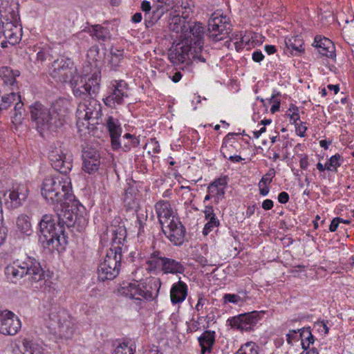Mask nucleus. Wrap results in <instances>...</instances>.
<instances>
[{
  "label": "nucleus",
  "mask_w": 354,
  "mask_h": 354,
  "mask_svg": "<svg viewBox=\"0 0 354 354\" xmlns=\"http://www.w3.org/2000/svg\"><path fill=\"white\" fill-rule=\"evenodd\" d=\"M126 229L123 225H111L107 226L100 236V241L104 245H111L106 257L100 263L97 269L98 280L113 279L119 273L121 262L122 248L126 238Z\"/></svg>",
  "instance_id": "nucleus-1"
},
{
  "label": "nucleus",
  "mask_w": 354,
  "mask_h": 354,
  "mask_svg": "<svg viewBox=\"0 0 354 354\" xmlns=\"http://www.w3.org/2000/svg\"><path fill=\"white\" fill-rule=\"evenodd\" d=\"M41 194L47 203L54 206L72 201L74 195L71 178L66 174L47 176L43 180Z\"/></svg>",
  "instance_id": "nucleus-2"
},
{
  "label": "nucleus",
  "mask_w": 354,
  "mask_h": 354,
  "mask_svg": "<svg viewBox=\"0 0 354 354\" xmlns=\"http://www.w3.org/2000/svg\"><path fill=\"white\" fill-rule=\"evenodd\" d=\"M142 269L138 268L134 272L133 281L128 283H123L119 291L121 295L126 296L136 301H140L142 299L153 300L156 298L160 288L159 279H142V276H137L139 273L142 274Z\"/></svg>",
  "instance_id": "nucleus-3"
},
{
  "label": "nucleus",
  "mask_w": 354,
  "mask_h": 354,
  "mask_svg": "<svg viewBox=\"0 0 354 354\" xmlns=\"http://www.w3.org/2000/svg\"><path fill=\"white\" fill-rule=\"evenodd\" d=\"M30 118L36 129L41 136L48 132L56 131L61 128L65 121L62 110L55 106L48 108L39 102L30 106Z\"/></svg>",
  "instance_id": "nucleus-4"
},
{
  "label": "nucleus",
  "mask_w": 354,
  "mask_h": 354,
  "mask_svg": "<svg viewBox=\"0 0 354 354\" xmlns=\"http://www.w3.org/2000/svg\"><path fill=\"white\" fill-rule=\"evenodd\" d=\"M4 273L6 279L15 283L27 275L32 281L39 282L44 275L39 263L30 257L14 260L6 267Z\"/></svg>",
  "instance_id": "nucleus-5"
},
{
  "label": "nucleus",
  "mask_w": 354,
  "mask_h": 354,
  "mask_svg": "<svg viewBox=\"0 0 354 354\" xmlns=\"http://www.w3.org/2000/svg\"><path fill=\"white\" fill-rule=\"evenodd\" d=\"M39 241L44 248L57 251L64 250L67 243L62 226L57 225L51 215L43 216L40 223Z\"/></svg>",
  "instance_id": "nucleus-6"
},
{
  "label": "nucleus",
  "mask_w": 354,
  "mask_h": 354,
  "mask_svg": "<svg viewBox=\"0 0 354 354\" xmlns=\"http://www.w3.org/2000/svg\"><path fill=\"white\" fill-rule=\"evenodd\" d=\"M102 117L101 104L90 97L78 104L76 111V125L79 131L88 130L91 125L99 123Z\"/></svg>",
  "instance_id": "nucleus-7"
},
{
  "label": "nucleus",
  "mask_w": 354,
  "mask_h": 354,
  "mask_svg": "<svg viewBox=\"0 0 354 354\" xmlns=\"http://www.w3.org/2000/svg\"><path fill=\"white\" fill-rule=\"evenodd\" d=\"M100 80V71L94 68L91 75H79L76 73L68 82L75 96L86 98L99 91Z\"/></svg>",
  "instance_id": "nucleus-8"
},
{
  "label": "nucleus",
  "mask_w": 354,
  "mask_h": 354,
  "mask_svg": "<svg viewBox=\"0 0 354 354\" xmlns=\"http://www.w3.org/2000/svg\"><path fill=\"white\" fill-rule=\"evenodd\" d=\"M49 327L62 338L70 339L75 327L72 317L64 308H53L49 313Z\"/></svg>",
  "instance_id": "nucleus-9"
},
{
  "label": "nucleus",
  "mask_w": 354,
  "mask_h": 354,
  "mask_svg": "<svg viewBox=\"0 0 354 354\" xmlns=\"http://www.w3.org/2000/svg\"><path fill=\"white\" fill-rule=\"evenodd\" d=\"M205 37V28L201 22L190 21L187 30L180 38L187 39L193 46L194 56L198 59L199 62H205L206 59L203 53V44Z\"/></svg>",
  "instance_id": "nucleus-10"
},
{
  "label": "nucleus",
  "mask_w": 354,
  "mask_h": 354,
  "mask_svg": "<svg viewBox=\"0 0 354 354\" xmlns=\"http://www.w3.org/2000/svg\"><path fill=\"white\" fill-rule=\"evenodd\" d=\"M208 36L214 41L224 39L229 34L231 25L221 10L212 14L208 21Z\"/></svg>",
  "instance_id": "nucleus-11"
},
{
  "label": "nucleus",
  "mask_w": 354,
  "mask_h": 354,
  "mask_svg": "<svg viewBox=\"0 0 354 354\" xmlns=\"http://www.w3.org/2000/svg\"><path fill=\"white\" fill-rule=\"evenodd\" d=\"M48 158L53 167L59 172V174H66L72 169V155L63 149L61 144L57 143L50 146Z\"/></svg>",
  "instance_id": "nucleus-12"
},
{
  "label": "nucleus",
  "mask_w": 354,
  "mask_h": 354,
  "mask_svg": "<svg viewBox=\"0 0 354 354\" xmlns=\"http://www.w3.org/2000/svg\"><path fill=\"white\" fill-rule=\"evenodd\" d=\"M49 73L57 81L68 82L77 73V70L71 59L62 57L53 62Z\"/></svg>",
  "instance_id": "nucleus-13"
},
{
  "label": "nucleus",
  "mask_w": 354,
  "mask_h": 354,
  "mask_svg": "<svg viewBox=\"0 0 354 354\" xmlns=\"http://www.w3.org/2000/svg\"><path fill=\"white\" fill-rule=\"evenodd\" d=\"M79 201L73 198L69 203H60L59 206L54 207L57 216V222L64 227V225L71 227L77 218Z\"/></svg>",
  "instance_id": "nucleus-14"
},
{
  "label": "nucleus",
  "mask_w": 354,
  "mask_h": 354,
  "mask_svg": "<svg viewBox=\"0 0 354 354\" xmlns=\"http://www.w3.org/2000/svg\"><path fill=\"white\" fill-rule=\"evenodd\" d=\"M180 41L174 44L169 50V58L174 64H179L185 62L189 59V53L192 55L194 59L198 60L194 56L193 46H192L187 39L180 38Z\"/></svg>",
  "instance_id": "nucleus-15"
},
{
  "label": "nucleus",
  "mask_w": 354,
  "mask_h": 354,
  "mask_svg": "<svg viewBox=\"0 0 354 354\" xmlns=\"http://www.w3.org/2000/svg\"><path fill=\"white\" fill-rule=\"evenodd\" d=\"M21 328V322L17 315L8 310H0V333L15 335Z\"/></svg>",
  "instance_id": "nucleus-16"
},
{
  "label": "nucleus",
  "mask_w": 354,
  "mask_h": 354,
  "mask_svg": "<svg viewBox=\"0 0 354 354\" xmlns=\"http://www.w3.org/2000/svg\"><path fill=\"white\" fill-rule=\"evenodd\" d=\"M111 91L104 99L106 105L115 108L122 104L124 97H127V84L124 80H113L111 82Z\"/></svg>",
  "instance_id": "nucleus-17"
},
{
  "label": "nucleus",
  "mask_w": 354,
  "mask_h": 354,
  "mask_svg": "<svg viewBox=\"0 0 354 354\" xmlns=\"http://www.w3.org/2000/svg\"><path fill=\"white\" fill-rule=\"evenodd\" d=\"M259 321V315L257 312H252L247 314L239 315L228 319L229 324L232 328L240 330L249 331L254 329Z\"/></svg>",
  "instance_id": "nucleus-18"
},
{
  "label": "nucleus",
  "mask_w": 354,
  "mask_h": 354,
  "mask_svg": "<svg viewBox=\"0 0 354 354\" xmlns=\"http://www.w3.org/2000/svg\"><path fill=\"white\" fill-rule=\"evenodd\" d=\"M162 230L165 236L171 242L174 243V245H178L183 243L185 236V230L178 218L171 219L168 224L162 227Z\"/></svg>",
  "instance_id": "nucleus-19"
},
{
  "label": "nucleus",
  "mask_w": 354,
  "mask_h": 354,
  "mask_svg": "<svg viewBox=\"0 0 354 354\" xmlns=\"http://www.w3.org/2000/svg\"><path fill=\"white\" fill-rule=\"evenodd\" d=\"M105 125L111 138L112 149L119 150L121 147L120 137L122 133L120 121L112 115H108L105 119Z\"/></svg>",
  "instance_id": "nucleus-20"
},
{
  "label": "nucleus",
  "mask_w": 354,
  "mask_h": 354,
  "mask_svg": "<svg viewBox=\"0 0 354 354\" xmlns=\"http://www.w3.org/2000/svg\"><path fill=\"white\" fill-rule=\"evenodd\" d=\"M161 227L168 224L173 218H177L174 215V210L168 201H160L155 205Z\"/></svg>",
  "instance_id": "nucleus-21"
},
{
  "label": "nucleus",
  "mask_w": 354,
  "mask_h": 354,
  "mask_svg": "<svg viewBox=\"0 0 354 354\" xmlns=\"http://www.w3.org/2000/svg\"><path fill=\"white\" fill-rule=\"evenodd\" d=\"M16 17L15 13L12 15V19H15ZM21 28L17 24L16 20L13 21L12 19H10L5 24L3 37L8 40L9 44L15 45L21 39Z\"/></svg>",
  "instance_id": "nucleus-22"
},
{
  "label": "nucleus",
  "mask_w": 354,
  "mask_h": 354,
  "mask_svg": "<svg viewBox=\"0 0 354 354\" xmlns=\"http://www.w3.org/2000/svg\"><path fill=\"white\" fill-rule=\"evenodd\" d=\"M313 45L321 55L331 59L335 57V47L329 39L317 36L314 39Z\"/></svg>",
  "instance_id": "nucleus-23"
},
{
  "label": "nucleus",
  "mask_w": 354,
  "mask_h": 354,
  "mask_svg": "<svg viewBox=\"0 0 354 354\" xmlns=\"http://www.w3.org/2000/svg\"><path fill=\"white\" fill-rule=\"evenodd\" d=\"M188 293L187 285L179 280L174 283L170 289V299L172 304H177L183 302Z\"/></svg>",
  "instance_id": "nucleus-24"
},
{
  "label": "nucleus",
  "mask_w": 354,
  "mask_h": 354,
  "mask_svg": "<svg viewBox=\"0 0 354 354\" xmlns=\"http://www.w3.org/2000/svg\"><path fill=\"white\" fill-rule=\"evenodd\" d=\"M84 32L89 33L92 37L97 39L98 41H105L111 38L109 30L107 28L98 24L85 28L80 34H82Z\"/></svg>",
  "instance_id": "nucleus-25"
},
{
  "label": "nucleus",
  "mask_w": 354,
  "mask_h": 354,
  "mask_svg": "<svg viewBox=\"0 0 354 354\" xmlns=\"http://www.w3.org/2000/svg\"><path fill=\"white\" fill-rule=\"evenodd\" d=\"M227 181L225 178H217L210 183L207 187V192L210 193L216 203L222 198L225 194V189Z\"/></svg>",
  "instance_id": "nucleus-26"
},
{
  "label": "nucleus",
  "mask_w": 354,
  "mask_h": 354,
  "mask_svg": "<svg viewBox=\"0 0 354 354\" xmlns=\"http://www.w3.org/2000/svg\"><path fill=\"white\" fill-rule=\"evenodd\" d=\"M185 267L180 261L174 259L164 257L163 265L162 268V274H183L185 271Z\"/></svg>",
  "instance_id": "nucleus-27"
},
{
  "label": "nucleus",
  "mask_w": 354,
  "mask_h": 354,
  "mask_svg": "<svg viewBox=\"0 0 354 354\" xmlns=\"http://www.w3.org/2000/svg\"><path fill=\"white\" fill-rule=\"evenodd\" d=\"M83 169L86 173L91 174L98 170L100 161L99 160V155L94 152L91 155L90 152L85 151L83 154Z\"/></svg>",
  "instance_id": "nucleus-28"
},
{
  "label": "nucleus",
  "mask_w": 354,
  "mask_h": 354,
  "mask_svg": "<svg viewBox=\"0 0 354 354\" xmlns=\"http://www.w3.org/2000/svg\"><path fill=\"white\" fill-rule=\"evenodd\" d=\"M198 339L201 347V354L210 353L215 342V332L205 330Z\"/></svg>",
  "instance_id": "nucleus-29"
},
{
  "label": "nucleus",
  "mask_w": 354,
  "mask_h": 354,
  "mask_svg": "<svg viewBox=\"0 0 354 354\" xmlns=\"http://www.w3.org/2000/svg\"><path fill=\"white\" fill-rule=\"evenodd\" d=\"M16 231L23 236H28L32 234V229L28 216L21 214L17 217L16 221Z\"/></svg>",
  "instance_id": "nucleus-30"
},
{
  "label": "nucleus",
  "mask_w": 354,
  "mask_h": 354,
  "mask_svg": "<svg viewBox=\"0 0 354 354\" xmlns=\"http://www.w3.org/2000/svg\"><path fill=\"white\" fill-rule=\"evenodd\" d=\"M19 75V71H14L10 67L2 66L0 68V77L6 86H9L12 89L17 84L16 77Z\"/></svg>",
  "instance_id": "nucleus-31"
},
{
  "label": "nucleus",
  "mask_w": 354,
  "mask_h": 354,
  "mask_svg": "<svg viewBox=\"0 0 354 354\" xmlns=\"http://www.w3.org/2000/svg\"><path fill=\"white\" fill-rule=\"evenodd\" d=\"M159 254V252L153 253L151 257L146 261V270L155 274L162 272L164 257H161Z\"/></svg>",
  "instance_id": "nucleus-32"
},
{
  "label": "nucleus",
  "mask_w": 354,
  "mask_h": 354,
  "mask_svg": "<svg viewBox=\"0 0 354 354\" xmlns=\"http://www.w3.org/2000/svg\"><path fill=\"white\" fill-rule=\"evenodd\" d=\"M190 21V20H186L180 15H174L170 19L169 28L174 32H180V36H183Z\"/></svg>",
  "instance_id": "nucleus-33"
},
{
  "label": "nucleus",
  "mask_w": 354,
  "mask_h": 354,
  "mask_svg": "<svg viewBox=\"0 0 354 354\" xmlns=\"http://www.w3.org/2000/svg\"><path fill=\"white\" fill-rule=\"evenodd\" d=\"M252 38L250 35H243L242 33L236 35L232 39L236 50L240 51L244 48H250L254 43V41L251 40Z\"/></svg>",
  "instance_id": "nucleus-34"
},
{
  "label": "nucleus",
  "mask_w": 354,
  "mask_h": 354,
  "mask_svg": "<svg viewBox=\"0 0 354 354\" xmlns=\"http://www.w3.org/2000/svg\"><path fill=\"white\" fill-rule=\"evenodd\" d=\"M286 46L288 50H290L292 54L297 55L304 50L303 47V41L299 37H292L285 39Z\"/></svg>",
  "instance_id": "nucleus-35"
},
{
  "label": "nucleus",
  "mask_w": 354,
  "mask_h": 354,
  "mask_svg": "<svg viewBox=\"0 0 354 354\" xmlns=\"http://www.w3.org/2000/svg\"><path fill=\"white\" fill-rule=\"evenodd\" d=\"M22 344L24 354H44L43 347L36 342L24 339Z\"/></svg>",
  "instance_id": "nucleus-36"
},
{
  "label": "nucleus",
  "mask_w": 354,
  "mask_h": 354,
  "mask_svg": "<svg viewBox=\"0 0 354 354\" xmlns=\"http://www.w3.org/2000/svg\"><path fill=\"white\" fill-rule=\"evenodd\" d=\"M315 342V337L312 335L310 328H301V345L304 351H307L311 344Z\"/></svg>",
  "instance_id": "nucleus-37"
},
{
  "label": "nucleus",
  "mask_w": 354,
  "mask_h": 354,
  "mask_svg": "<svg viewBox=\"0 0 354 354\" xmlns=\"http://www.w3.org/2000/svg\"><path fill=\"white\" fill-rule=\"evenodd\" d=\"M140 144V140L138 138L130 134L125 133L123 136V144L121 143L122 149L124 151H129L132 147L138 146Z\"/></svg>",
  "instance_id": "nucleus-38"
},
{
  "label": "nucleus",
  "mask_w": 354,
  "mask_h": 354,
  "mask_svg": "<svg viewBox=\"0 0 354 354\" xmlns=\"http://www.w3.org/2000/svg\"><path fill=\"white\" fill-rule=\"evenodd\" d=\"M123 59V50L114 49L112 50L110 55L109 64L111 67L116 70L120 66Z\"/></svg>",
  "instance_id": "nucleus-39"
},
{
  "label": "nucleus",
  "mask_w": 354,
  "mask_h": 354,
  "mask_svg": "<svg viewBox=\"0 0 354 354\" xmlns=\"http://www.w3.org/2000/svg\"><path fill=\"white\" fill-rule=\"evenodd\" d=\"M234 354H259V347L256 343L248 342L242 345Z\"/></svg>",
  "instance_id": "nucleus-40"
},
{
  "label": "nucleus",
  "mask_w": 354,
  "mask_h": 354,
  "mask_svg": "<svg viewBox=\"0 0 354 354\" xmlns=\"http://www.w3.org/2000/svg\"><path fill=\"white\" fill-rule=\"evenodd\" d=\"M342 158L339 153L332 156L326 162V170L330 171H336L337 168L341 165Z\"/></svg>",
  "instance_id": "nucleus-41"
},
{
  "label": "nucleus",
  "mask_w": 354,
  "mask_h": 354,
  "mask_svg": "<svg viewBox=\"0 0 354 354\" xmlns=\"http://www.w3.org/2000/svg\"><path fill=\"white\" fill-rule=\"evenodd\" d=\"M17 94L15 92H11L9 94L3 95L1 98L0 109H7L11 104L16 102Z\"/></svg>",
  "instance_id": "nucleus-42"
},
{
  "label": "nucleus",
  "mask_w": 354,
  "mask_h": 354,
  "mask_svg": "<svg viewBox=\"0 0 354 354\" xmlns=\"http://www.w3.org/2000/svg\"><path fill=\"white\" fill-rule=\"evenodd\" d=\"M301 328L298 330H290L286 335V342L289 345L293 346L295 344L301 341Z\"/></svg>",
  "instance_id": "nucleus-43"
},
{
  "label": "nucleus",
  "mask_w": 354,
  "mask_h": 354,
  "mask_svg": "<svg viewBox=\"0 0 354 354\" xmlns=\"http://www.w3.org/2000/svg\"><path fill=\"white\" fill-rule=\"evenodd\" d=\"M147 219V214L145 212H140L137 215L136 227L138 229V235L141 236L145 233V227Z\"/></svg>",
  "instance_id": "nucleus-44"
},
{
  "label": "nucleus",
  "mask_w": 354,
  "mask_h": 354,
  "mask_svg": "<svg viewBox=\"0 0 354 354\" xmlns=\"http://www.w3.org/2000/svg\"><path fill=\"white\" fill-rule=\"evenodd\" d=\"M207 222L205 223L203 230V234L205 236H207L209 232L213 231V230L218 227L220 223L217 217L207 219Z\"/></svg>",
  "instance_id": "nucleus-45"
},
{
  "label": "nucleus",
  "mask_w": 354,
  "mask_h": 354,
  "mask_svg": "<svg viewBox=\"0 0 354 354\" xmlns=\"http://www.w3.org/2000/svg\"><path fill=\"white\" fill-rule=\"evenodd\" d=\"M113 354H133V350L131 346H129L126 343H122L115 347Z\"/></svg>",
  "instance_id": "nucleus-46"
},
{
  "label": "nucleus",
  "mask_w": 354,
  "mask_h": 354,
  "mask_svg": "<svg viewBox=\"0 0 354 354\" xmlns=\"http://www.w3.org/2000/svg\"><path fill=\"white\" fill-rule=\"evenodd\" d=\"M181 13V17L185 18L186 20H189L190 15L193 12L192 5L188 1L182 2L181 10H179Z\"/></svg>",
  "instance_id": "nucleus-47"
},
{
  "label": "nucleus",
  "mask_w": 354,
  "mask_h": 354,
  "mask_svg": "<svg viewBox=\"0 0 354 354\" xmlns=\"http://www.w3.org/2000/svg\"><path fill=\"white\" fill-rule=\"evenodd\" d=\"M224 303H232L234 304H239L243 301L241 297L236 294H225L223 295Z\"/></svg>",
  "instance_id": "nucleus-48"
},
{
  "label": "nucleus",
  "mask_w": 354,
  "mask_h": 354,
  "mask_svg": "<svg viewBox=\"0 0 354 354\" xmlns=\"http://www.w3.org/2000/svg\"><path fill=\"white\" fill-rule=\"evenodd\" d=\"M274 176V169H270L262 177L260 182L259 183V185H262L263 184L269 185L272 182Z\"/></svg>",
  "instance_id": "nucleus-49"
},
{
  "label": "nucleus",
  "mask_w": 354,
  "mask_h": 354,
  "mask_svg": "<svg viewBox=\"0 0 354 354\" xmlns=\"http://www.w3.org/2000/svg\"><path fill=\"white\" fill-rule=\"evenodd\" d=\"M326 322L324 320L322 321H317L315 323L314 327L316 328V330L322 335H326L328 333V328L326 324Z\"/></svg>",
  "instance_id": "nucleus-50"
},
{
  "label": "nucleus",
  "mask_w": 354,
  "mask_h": 354,
  "mask_svg": "<svg viewBox=\"0 0 354 354\" xmlns=\"http://www.w3.org/2000/svg\"><path fill=\"white\" fill-rule=\"evenodd\" d=\"M288 115L290 117V122L294 124H297V122L299 120V115L297 107L292 106L288 109Z\"/></svg>",
  "instance_id": "nucleus-51"
},
{
  "label": "nucleus",
  "mask_w": 354,
  "mask_h": 354,
  "mask_svg": "<svg viewBox=\"0 0 354 354\" xmlns=\"http://www.w3.org/2000/svg\"><path fill=\"white\" fill-rule=\"evenodd\" d=\"M232 148H234L232 144H230L224 140L221 146V151L225 158H227L229 155L232 154Z\"/></svg>",
  "instance_id": "nucleus-52"
},
{
  "label": "nucleus",
  "mask_w": 354,
  "mask_h": 354,
  "mask_svg": "<svg viewBox=\"0 0 354 354\" xmlns=\"http://www.w3.org/2000/svg\"><path fill=\"white\" fill-rule=\"evenodd\" d=\"M9 21L10 19L3 15V10L0 8V39L3 37V35L4 34L3 30L5 28V24Z\"/></svg>",
  "instance_id": "nucleus-53"
},
{
  "label": "nucleus",
  "mask_w": 354,
  "mask_h": 354,
  "mask_svg": "<svg viewBox=\"0 0 354 354\" xmlns=\"http://www.w3.org/2000/svg\"><path fill=\"white\" fill-rule=\"evenodd\" d=\"M295 129L297 136L301 138L306 136L307 127L305 126L304 123L300 122L299 124H295Z\"/></svg>",
  "instance_id": "nucleus-54"
},
{
  "label": "nucleus",
  "mask_w": 354,
  "mask_h": 354,
  "mask_svg": "<svg viewBox=\"0 0 354 354\" xmlns=\"http://www.w3.org/2000/svg\"><path fill=\"white\" fill-rule=\"evenodd\" d=\"M49 55V48H45L37 52V58L38 60L44 62L47 59Z\"/></svg>",
  "instance_id": "nucleus-55"
},
{
  "label": "nucleus",
  "mask_w": 354,
  "mask_h": 354,
  "mask_svg": "<svg viewBox=\"0 0 354 354\" xmlns=\"http://www.w3.org/2000/svg\"><path fill=\"white\" fill-rule=\"evenodd\" d=\"M205 220L216 218V214L214 212L212 206L206 205L203 210Z\"/></svg>",
  "instance_id": "nucleus-56"
},
{
  "label": "nucleus",
  "mask_w": 354,
  "mask_h": 354,
  "mask_svg": "<svg viewBox=\"0 0 354 354\" xmlns=\"http://www.w3.org/2000/svg\"><path fill=\"white\" fill-rule=\"evenodd\" d=\"M98 55V49L97 47L91 48L87 53V57L91 62L96 60L95 56Z\"/></svg>",
  "instance_id": "nucleus-57"
},
{
  "label": "nucleus",
  "mask_w": 354,
  "mask_h": 354,
  "mask_svg": "<svg viewBox=\"0 0 354 354\" xmlns=\"http://www.w3.org/2000/svg\"><path fill=\"white\" fill-rule=\"evenodd\" d=\"M340 221H343V219L339 217L333 218L329 226V230L330 232H335L339 226Z\"/></svg>",
  "instance_id": "nucleus-58"
},
{
  "label": "nucleus",
  "mask_w": 354,
  "mask_h": 354,
  "mask_svg": "<svg viewBox=\"0 0 354 354\" xmlns=\"http://www.w3.org/2000/svg\"><path fill=\"white\" fill-rule=\"evenodd\" d=\"M15 102V112H19V111H23L24 112V103L21 102V96L17 94V101Z\"/></svg>",
  "instance_id": "nucleus-59"
},
{
  "label": "nucleus",
  "mask_w": 354,
  "mask_h": 354,
  "mask_svg": "<svg viewBox=\"0 0 354 354\" xmlns=\"http://www.w3.org/2000/svg\"><path fill=\"white\" fill-rule=\"evenodd\" d=\"M289 201V195L287 192H282L281 193L279 194L278 195V201L280 203H282V204H286Z\"/></svg>",
  "instance_id": "nucleus-60"
},
{
  "label": "nucleus",
  "mask_w": 354,
  "mask_h": 354,
  "mask_svg": "<svg viewBox=\"0 0 354 354\" xmlns=\"http://www.w3.org/2000/svg\"><path fill=\"white\" fill-rule=\"evenodd\" d=\"M23 111L15 112L12 116V122L15 124H20L23 119Z\"/></svg>",
  "instance_id": "nucleus-61"
},
{
  "label": "nucleus",
  "mask_w": 354,
  "mask_h": 354,
  "mask_svg": "<svg viewBox=\"0 0 354 354\" xmlns=\"http://www.w3.org/2000/svg\"><path fill=\"white\" fill-rule=\"evenodd\" d=\"M264 58V56L261 51L256 50L252 53V59L256 62H261Z\"/></svg>",
  "instance_id": "nucleus-62"
},
{
  "label": "nucleus",
  "mask_w": 354,
  "mask_h": 354,
  "mask_svg": "<svg viewBox=\"0 0 354 354\" xmlns=\"http://www.w3.org/2000/svg\"><path fill=\"white\" fill-rule=\"evenodd\" d=\"M273 207V201L270 199H266L262 203V208L265 210H270Z\"/></svg>",
  "instance_id": "nucleus-63"
},
{
  "label": "nucleus",
  "mask_w": 354,
  "mask_h": 354,
  "mask_svg": "<svg viewBox=\"0 0 354 354\" xmlns=\"http://www.w3.org/2000/svg\"><path fill=\"white\" fill-rule=\"evenodd\" d=\"M259 194L263 196H267L270 192L269 187L268 185L263 184L262 185H259Z\"/></svg>",
  "instance_id": "nucleus-64"
}]
</instances>
